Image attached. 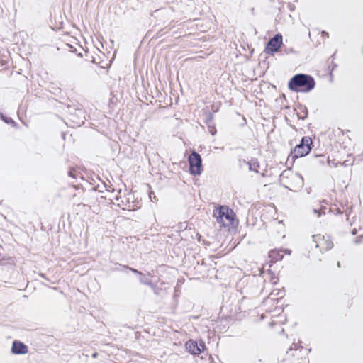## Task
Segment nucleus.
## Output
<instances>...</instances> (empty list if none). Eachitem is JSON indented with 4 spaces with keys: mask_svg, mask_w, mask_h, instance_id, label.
<instances>
[{
    "mask_svg": "<svg viewBox=\"0 0 363 363\" xmlns=\"http://www.w3.org/2000/svg\"><path fill=\"white\" fill-rule=\"evenodd\" d=\"M354 162V157L351 152V146L333 150L328 157L329 166L337 169L335 175L334 191L342 192L347 189L352 176L351 167Z\"/></svg>",
    "mask_w": 363,
    "mask_h": 363,
    "instance_id": "nucleus-1",
    "label": "nucleus"
},
{
    "mask_svg": "<svg viewBox=\"0 0 363 363\" xmlns=\"http://www.w3.org/2000/svg\"><path fill=\"white\" fill-rule=\"evenodd\" d=\"M284 296V291L276 289L273 290L263 301V306L266 312L269 313H275L274 316H277L278 318V333L284 331L283 325L286 322V316L284 313V303L282 301Z\"/></svg>",
    "mask_w": 363,
    "mask_h": 363,
    "instance_id": "nucleus-2",
    "label": "nucleus"
},
{
    "mask_svg": "<svg viewBox=\"0 0 363 363\" xmlns=\"http://www.w3.org/2000/svg\"><path fill=\"white\" fill-rule=\"evenodd\" d=\"M213 216L220 227L227 228L228 230L236 227L238 223L235 213L227 206L216 207L213 210Z\"/></svg>",
    "mask_w": 363,
    "mask_h": 363,
    "instance_id": "nucleus-3",
    "label": "nucleus"
},
{
    "mask_svg": "<svg viewBox=\"0 0 363 363\" xmlns=\"http://www.w3.org/2000/svg\"><path fill=\"white\" fill-rule=\"evenodd\" d=\"M315 84L314 79L311 76L298 74L289 80L288 87L291 91L308 92L315 87Z\"/></svg>",
    "mask_w": 363,
    "mask_h": 363,
    "instance_id": "nucleus-4",
    "label": "nucleus"
},
{
    "mask_svg": "<svg viewBox=\"0 0 363 363\" xmlns=\"http://www.w3.org/2000/svg\"><path fill=\"white\" fill-rule=\"evenodd\" d=\"M279 182L282 186L292 191H299L304 184L302 176L290 169L285 170L280 174Z\"/></svg>",
    "mask_w": 363,
    "mask_h": 363,
    "instance_id": "nucleus-5",
    "label": "nucleus"
},
{
    "mask_svg": "<svg viewBox=\"0 0 363 363\" xmlns=\"http://www.w3.org/2000/svg\"><path fill=\"white\" fill-rule=\"evenodd\" d=\"M349 132V130L344 131L340 128L332 129L328 135L330 145L334 146L335 149L352 146Z\"/></svg>",
    "mask_w": 363,
    "mask_h": 363,
    "instance_id": "nucleus-6",
    "label": "nucleus"
},
{
    "mask_svg": "<svg viewBox=\"0 0 363 363\" xmlns=\"http://www.w3.org/2000/svg\"><path fill=\"white\" fill-rule=\"evenodd\" d=\"M310 350L304 347H291L286 352L287 359L289 363H309L308 354Z\"/></svg>",
    "mask_w": 363,
    "mask_h": 363,
    "instance_id": "nucleus-7",
    "label": "nucleus"
},
{
    "mask_svg": "<svg viewBox=\"0 0 363 363\" xmlns=\"http://www.w3.org/2000/svg\"><path fill=\"white\" fill-rule=\"evenodd\" d=\"M311 138L310 137H303L301 143L297 145L291 152V157L295 160L307 155L311 150Z\"/></svg>",
    "mask_w": 363,
    "mask_h": 363,
    "instance_id": "nucleus-8",
    "label": "nucleus"
},
{
    "mask_svg": "<svg viewBox=\"0 0 363 363\" xmlns=\"http://www.w3.org/2000/svg\"><path fill=\"white\" fill-rule=\"evenodd\" d=\"M313 240L315 244V247L320 250L321 252H327L331 250L334 245L329 236L317 234L313 236Z\"/></svg>",
    "mask_w": 363,
    "mask_h": 363,
    "instance_id": "nucleus-9",
    "label": "nucleus"
},
{
    "mask_svg": "<svg viewBox=\"0 0 363 363\" xmlns=\"http://www.w3.org/2000/svg\"><path fill=\"white\" fill-rule=\"evenodd\" d=\"M189 163V172L194 175H200L202 169V159L201 155L193 152L188 158Z\"/></svg>",
    "mask_w": 363,
    "mask_h": 363,
    "instance_id": "nucleus-10",
    "label": "nucleus"
},
{
    "mask_svg": "<svg viewBox=\"0 0 363 363\" xmlns=\"http://www.w3.org/2000/svg\"><path fill=\"white\" fill-rule=\"evenodd\" d=\"M283 43L281 34L277 33L267 43L264 52L267 55H274V52L279 51Z\"/></svg>",
    "mask_w": 363,
    "mask_h": 363,
    "instance_id": "nucleus-11",
    "label": "nucleus"
},
{
    "mask_svg": "<svg viewBox=\"0 0 363 363\" xmlns=\"http://www.w3.org/2000/svg\"><path fill=\"white\" fill-rule=\"evenodd\" d=\"M184 347L186 351L193 355H199L206 349V345L203 340L198 343L196 340H189L186 342Z\"/></svg>",
    "mask_w": 363,
    "mask_h": 363,
    "instance_id": "nucleus-12",
    "label": "nucleus"
},
{
    "mask_svg": "<svg viewBox=\"0 0 363 363\" xmlns=\"http://www.w3.org/2000/svg\"><path fill=\"white\" fill-rule=\"evenodd\" d=\"M291 251L289 249H272L268 253V263L269 264V267H272V265L277 262L281 261L284 255H290Z\"/></svg>",
    "mask_w": 363,
    "mask_h": 363,
    "instance_id": "nucleus-13",
    "label": "nucleus"
},
{
    "mask_svg": "<svg viewBox=\"0 0 363 363\" xmlns=\"http://www.w3.org/2000/svg\"><path fill=\"white\" fill-rule=\"evenodd\" d=\"M84 112L79 109L78 113H70L68 116V120L73 126H80L84 123Z\"/></svg>",
    "mask_w": 363,
    "mask_h": 363,
    "instance_id": "nucleus-14",
    "label": "nucleus"
},
{
    "mask_svg": "<svg viewBox=\"0 0 363 363\" xmlns=\"http://www.w3.org/2000/svg\"><path fill=\"white\" fill-rule=\"evenodd\" d=\"M249 168L250 171L259 174L263 177L267 176V171L264 168H261L260 164L257 159H252L250 161Z\"/></svg>",
    "mask_w": 363,
    "mask_h": 363,
    "instance_id": "nucleus-15",
    "label": "nucleus"
},
{
    "mask_svg": "<svg viewBox=\"0 0 363 363\" xmlns=\"http://www.w3.org/2000/svg\"><path fill=\"white\" fill-rule=\"evenodd\" d=\"M11 351L16 354H24L28 352V347L21 342L14 341L13 342Z\"/></svg>",
    "mask_w": 363,
    "mask_h": 363,
    "instance_id": "nucleus-16",
    "label": "nucleus"
},
{
    "mask_svg": "<svg viewBox=\"0 0 363 363\" xmlns=\"http://www.w3.org/2000/svg\"><path fill=\"white\" fill-rule=\"evenodd\" d=\"M265 281H269L273 285L277 284L279 281V274L274 272L271 267L267 270L265 276Z\"/></svg>",
    "mask_w": 363,
    "mask_h": 363,
    "instance_id": "nucleus-17",
    "label": "nucleus"
},
{
    "mask_svg": "<svg viewBox=\"0 0 363 363\" xmlns=\"http://www.w3.org/2000/svg\"><path fill=\"white\" fill-rule=\"evenodd\" d=\"M272 317L274 318L269 323V330L270 333L272 335H274L282 334L284 332V330L283 332L278 333V331H279V326L277 324L278 318H277V316H272Z\"/></svg>",
    "mask_w": 363,
    "mask_h": 363,
    "instance_id": "nucleus-18",
    "label": "nucleus"
},
{
    "mask_svg": "<svg viewBox=\"0 0 363 363\" xmlns=\"http://www.w3.org/2000/svg\"><path fill=\"white\" fill-rule=\"evenodd\" d=\"M83 52H84V53H82V52H79V53L78 54V56H79V57H83L84 56L87 57V55H88V52H87L86 51H85V50H84Z\"/></svg>",
    "mask_w": 363,
    "mask_h": 363,
    "instance_id": "nucleus-19",
    "label": "nucleus"
},
{
    "mask_svg": "<svg viewBox=\"0 0 363 363\" xmlns=\"http://www.w3.org/2000/svg\"><path fill=\"white\" fill-rule=\"evenodd\" d=\"M352 233L353 235H356V234H357V233H358V231H357V228H352Z\"/></svg>",
    "mask_w": 363,
    "mask_h": 363,
    "instance_id": "nucleus-20",
    "label": "nucleus"
},
{
    "mask_svg": "<svg viewBox=\"0 0 363 363\" xmlns=\"http://www.w3.org/2000/svg\"><path fill=\"white\" fill-rule=\"evenodd\" d=\"M69 175H70L71 177H74V173H72V171H70V172H69Z\"/></svg>",
    "mask_w": 363,
    "mask_h": 363,
    "instance_id": "nucleus-21",
    "label": "nucleus"
},
{
    "mask_svg": "<svg viewBox=\"0 0 363 363\" xmlns=\"http://www.w3.org/2000/svg\"><path fill=\"white\" fill-rule=\"evenodd\" d=\"M131 270L135 273H138V271L136 269H131Z\"/></svg>",
    "mask_w": 363,
    "mask_h": 363,
    "instance_id": "nucleus-22",
    "label": "nucleus"
}]
</instances>
